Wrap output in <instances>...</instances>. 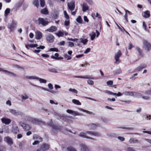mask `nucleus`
Returning a JSON list of instances; mask_svg holds the SVG:
<instances>
[{
  "instance_id": "1",
  "label": "nucleus",
  "mask_w": 151,
  "mask_h": 151,
  "mask_svg": "<svg viewBox=\"0 0 151 151\" xmlns=\"http://www.w3.org/2000/svg\"><path fill=\"white\" fill-rule=\"evenodd\" d=\"M48 124L52 127V131L55 133H56L57 132L58 130L61 129V127L57 125H54L53 124L52 121V119L50 120L49 122L48 123Z\"/></svg>"
},
{
  "instance_id": "2",
  "label": "nucleus",
  "mask_w": 151,
  "mask_h": 151,
  "mask_svg": "<svg viewBox=\"0 0 151 151\" xmlns=\"http://www.w3.org/2000/svg\"><path fill=\"white\" fill-rule=\"evenodd\" d=\"M9 112L12 114L14 116L20 115L21 117H22L25 115V114L23 112L14 109H9Z\"/></svg>"
},
{
  "instance_id": "3",
  "label": "nucleus",
  "mask_w": 151,
  "mask_h": 151,
  "mask_svg": "<svg viewBox=\"0 0 151 151\" xmlns=\"http://www.w3.org/2000/svg\"><path fill=\"white\" fill-rule=\"evenodd\" d=\"M37 21L38 24H41L43 26L47 25L50 22V21H48V19H44L42 18H39Z\"/></svg>"
},
{
  "instance_id": "4",
  "label": "nucleus",
  "mask_w": 151,
  "mask_h": 151,
  "mask_svg": "<svg viewBox=\"0 0 151 151\" xmlns=\"http://www.w3.org/2000/svg\"><path fill=\"white\" fill-rule=\"evenodd\" d=\"M143 47L147 51H149L151 50V44L147 40H144L143 41Z\"/></svg>"
},
{
  "instance_id": "5",
  "label": "nucleus",
  "mask_w": 151,
  "mask_h": 151,
  "mask_svg": "<svg viewBox=\"0 0 151 151\" xmlns=\"http://www.w3.org/2000/svg\"><path fill=\"white\" fill-rule=\"evenodd\" d=\"M87 132V131H86V132H81L79 134H78V135L79 137L83 138L89 139L94 141L96 140V139L88 136L87 135L88 134V133Z\"/></svg>"
},
{
  "instance_id": "6",
  "label": "nucleus",
  "mask_w": 151,
  "mask_h": 151,
  "mask_svg": "<svg viewBox=\"0 0 151 151\" xmlns=\"http://www.w3.org/2000/svg\"><path fill=\"white\" fill-rule=\"evenodd\" d=\"M122 55V53L120 50H119L118 52L115 54L114 58L115 60V63L118 64L120 63L121 60L119 59V58L121 57Z\"/></svg>"
},
{
  "instance_id": "7",
  "label": "nucleus",
  "mask_w": 151,
  "mask_h": 151,
  "mask_svg": "<svg viewBox=\"0 0 151 151\" xmlns=\"http://www.w3.org/2000/svg\"><path fill=\"white\" fill-rule=\"evenodd\" d=\"M33 138L34 139H37L39 140L35 141V142L32 143L33 145H37L40 142H41L42 141V138L37 135H35L33 136Z\"/></svg>"
},
{
  "instance_id": "8",
  "label": "nucleus",
  "mask_w": 151,
  "mask_h": 151,
  "mask_svg": "<svg viewBox=\"0 0 151 151\" xmlns=\"http://www.w3.org/2000/svg\"><path fill=\"white\" fill-rule=\"evenodd\" d=\"M67 5L68 10H69L70 11L73 10L75 7V2L73 1H71L68 2L67 4Z\"/></svg>"
},
{
  "instance_id": "9",
  "label": "nucleus",
  "mask_w": 151,
  "mask_h": 151,
  "mask_svg": "<svg viewBox=\"0 0 151 151\" xmlns=\"http://www.w3.org/2000/svg\"><path fill=\"white\" fill-rule=\"evenodd\" d=\"M46 39V40L50 43L52 42L54 40V37L50 34H48L45 35Z\"/></svg>"
},
{
  "instance_id": "10",
  "label": "nucleus",
  "mask_w": 151,
  "mask_h": 151,
  "mask_svg": "<svg viewBox=\"0 0 151 151\" xmlns=\"http://www.w3.org/2000/svg\"><path fill=\"white\" fill-rule=\"evenodd\" d=\"M100 125L99 124H94L93 123L90 124L86 125V126L87 128L89 129H94L96 128L99 127Z\"/></svg>"
},
{
  "instance_id": "11",
  "label": "nucleus",
  "mask_w": 151,
  "mask_h": 151,
  "mask_svg": "<svg viewBox=\"0 0 151 151\" xmlns=\"http://www.w3.org/2000/svg\"><path fill=\"white\" fill-rule=\"evenodd\" d=\"M20 125L22 126L23 129L26 131H27L30 129L31 127L30 126L26 123L21 122H20Z\"/></svg>"
},
{
  "instance_id": "12",
  "label": "nucleus",
  "mask_w": 151,
  "mask_h": 151,
  "mask_svg": "<svg viewBox=\"0 0 151 151\" xmlns=\"http://www.w3.org/2000/svg\"><path fill=\"white\" fill-rule=\"evenodd\" d=\"M66 112L69 114H72L74 116H82L83 115L82 114L79 113L77 111H73L70 109L67 110Z\"/></svg>"
},
{
  "instance_id": "13",
  "label": "nucleus",
  "mask_w": 151,
  "mask_h": 151,
  "mask_svg": "<svg viewBox=\"0 0 151 151\" xmlns=\"http://www.w3.org/2000/svg\"><path fill=\"white\" fill-rule=\"evenodd\" d=\"M87 133L89 135L94 136L96 137H99L101 136V134L99 132L92 131H87Z\"/></svg>"
},
{
  "instance_id": "14",
  "label": "nucleus",
  "mask_w": 151,
  "mask_h": 151,
  "mask_svg": "<svg viewBox=\"0 0 151 151\" xmlns=\"http://www.w3.org/2000/svg\"><path fill=\"white\" fill-rule=\"evenodd\" d=\"M50 147V145L49 144L45 143L42 145L40 148L41 149L42 151H45L49 150Z\"/></svg>"
},
{
  "instance_id": "15",
  "label": "nucleus",
  "mask_w": 151,
  "mask_h": 151,
  "mask_svg": "<svg viewBox=\"0 0 151 151\" xmlns=\"http://www.w3.org/2000/svg\"><path fill=\"white\" fill-rule=\"evenodd\" d=\"M12 131L14 134H17L19 132V129L18 126L16 124L12 125Z\"/></svg>"
},
{
  "instance_id": "16",
  "label": "nucleus",
  "mask_w": 151,
  "mask_h": 151,
  "mask_svg": "<svg viewBox=\"0 0 151 151\" xmlns=\"http://www.w3.org/2000/svg\"><path fill=\"white\" fill-rule=\"evenodd\" d=\"M31 123L33 124H38L40 123L44 124V122L41 120L36 118H32Z\"/></svg>"
},
{
  "instance_id": "17",
  "label": "nucleus",
  "mask_w": 151,
  "mask_h": 151,
  "mask_svg": "<svg viewBox=\"0 0 151 151\" xmlns=\"http://www.w3.org/2000/svg\"><path fill=\"white\" fill-rule=\"evenodd\" d=\"M4 140L9 145H11L13 143L12 139L8 136L5 137L4 138Z\"/></svg>"
},
{
  "instance_id": "18",
  "label": "nucleus",
  "mask_w": 151,
  "mask_h": 151,
  "mask_svg": "<svg viewBox=\"0 0 151 151\" xmlns=\"http://www.w3.org/2000/svg\"><path fill=\"white\" fill-rule=\"evenodd\" d=\"M1 122L3 124L6 125H8L11 122V120L6 117H3L1 119Z\"/></svg>"
},
{
  "instance_id": "19",
  "label": "nucleus",
  "mask_w": 151,
  "mask_h": 151,
  "mask_svg": "<svg viewBox=\"0 0 151 151\" xmlns=\"http://www.w3.org/2000/svg\"><path fill=\"white\" fill-rule=\"evenodd\" d=\"M80 151H91L88 147L85 144H81L80 145Z\"/></svg>"
},
{
  "instance_id": "20",
  "label": "nucleus",
  "mask_w": 151,
  "mask_h": 151,
  "mask_svg": "<svg viewBox=\"0 0 151 151\" xmlns=\"http://www.w3.org/2000/svg\"><path fill=\"white\" fill-rule=\"evenodd\" d=\"M134 93L137 96L139 95V93H134L132 91H125L123 92V94L125 96H133L134 95Z\"/></svg>"
},
{
  "instance_id": "21",
  "label": "nucleus",
  "mask_w": 151,
  "mask_h": 151,
  "mask_svg": "<svg viewBox=\"0 0 151 151\" xmlns=\"http://www.w3.org/2000/svg\"><path fill=\"white\" fill-rule=\"evenodd\" d=\"M74 78H79L84 79H94V77H93L92 76H74Z\"/></svg>"
},
{
  "instance_id": "22",
  "label": "nucleus",
  "mask_w": 151,
  "mask_h": 151,
  "mask_svg": "<svg viewBox=\"0 0 151 151\" xmlns=\"http://www.w3.org/2000/svg\"><path fill=\"white\" fill-rule=\"evenodd\" d=\"M42 37V32L39 31L37 30L35 32V38L37 40H40Z\"/></svg>"
},
{
  "instance_id": "23",
  "label": "nucleus",
  "mask_w": 151,
  "mask_h": 151,
  "mask_svg": "<svg viewBox=\"0 0 151 151\" xmlns=\"http://www.w3.org/2000/svg\"><path fill=\"white\" fill-rule=\"evenodd\" d=\"M53 114L54 116L56 117V118L58 119L60 118L61 119L64 120L65 118V115H60L58 113L55 111H54Z\"/></svg>"
},
{
  "instance_id": "24",
  "label": "nucleus",
  "mask_w": 151,
  "mask_h": 151,
  "mask_svg": "<svg viewBox=\"0 0 151 151\" xmlns=\"http://www.w3.org/2000/svg\"><path fill=\"white\" fill-rule=\"evenodd\" d=\"M129 142V143L131 144L138 143L140 142V141L139 140L133 137L130 138Z\"/></svg>"
},
{
  "instance_id": "25",
  "label": "nucleus",
  "mask_w": 151,
  "mask_h": 151,
  "mask_svg": "<svg viewBox=\"0 0 151 151\" xmlns=\"http://www.w3.org/2000/svg\"><path fill=\"white\" fill-rule=\"evenodd\" d=\"M146 66V65L145 64H142L137 68L135 70V72L141 71L143 68Z\"/></svg>"
},
{
  "instance_id": "26",
  "label": "nucleus",
  "mask_w": 151,
  "mask_h": 151,
  "mask_svg": "<svg viewBox=\"0 0 151 151\" xmlns=\"http://www.w3.org/2000/svg\"><path fill=\"white\" fill-rule=\"evenodd\" d=\"M57 30V28L55 26H51L50 27L46 29L45 31L49 32H53L56 31Z\"/></svg>"
},
{
  "instance_id": "27",
  "label": "nucleus",
  "mask_w": 151,
  "mask_h": 151,
  "mask_svg": "<svg viewBox=\"0 0 151 151\" xmlns=\"http://www.w3.org/2000/svg\"><path fill=\"white\" fill-rule=\"evenodd\" d=\"M17 24V22L15 21H13L11 24L9 25L8 27L11 31H13L15 27Z\"/></svg>"
},
{
  "instance_id": "28",
  "label": "nucleus",
  "mask_w": 151,
  "mask_h": 151,
  "mask_svg": "<svg viewBox=\"0 0 151 151\" xmlns=\"http://www.w3.org/2000/svg\"><path fill=\"white\" fill-rule=\"evenodd\" d=\"M2 71L4 72L6 74L12 76H16V74L13 73L7 70H2L0 68V71Z\"/></svg>"
},
{
  "instance_id": "29",
  "label": "nucleus",
  "mask_w": 151,
  "mask_h": 151,
  "mask_svg": "<svg viewBox=\"0 0 151 151\" xmlns=\"http://www.w3.org/2000/svg\"><path fill=\"white\" fill-rule=\"evenodd\" d=\"M81 6L82 8V11L84 12H85L89 9L88 5L85 3H83L81 5Z\"/></svg>"
},
{
  "instance_id": "30",
  "label": "nucleus",
  "mask_w": 151,
  "mask_h": 151,
  "mask_svg": "<svg viewBox=\"0 0 151 151\" xmlns=\"http://www.w3.org/2000/svg\"><path fill=\"white\" fill-rule=\"evenodd\" d=\"M25 78H26L30 80H37L39 78V77H37L35 76H26Z\"/></svg>"
},
{
  "instance_id": "31",
  "label": "nucleus",
  "mask_w": 151,
  "mask_h": 151,
  "mask_svg": "<svg viewBox=\"0 0 151 151\" xmlns=\"http://www.w3.org/2000/svg\"><path fill=\"white\" fill-rule=\"evenodd\" d=\"M29 96L26 93H24L23 95H22L21 96L22 99V101H25L29 98Z\"/></svg>"
},
{
  "instance_id": "32",
  "label": "nucleus",
  "mask_w": 151,
  "mask_h": 151,
  "mask_svg": "<svg viewBox=\"0 0 151 151\" xmlns=\"http://www.w3.org/2000/svg\"><path fill=\"white\" fill-rule=\"evenodd\" d=\"M78 109L81 111H83L84 112H86L89 114H92L94 115L95 114L94 113H93L92 112L80 108H78Z\"/></svg>"
},
{
  "instance_id": "33",
  "label": "nucleus",
  "mask_w": 151,
  "mask_h": 151,
  "mask_svg": "<svg viewBox=\"0 0 151 151\" xmlns=\"http://www.w3.org/2000/svg\"><path fill=\"white\" fill-rule=\"evenodd\" d=\"M150 12L147 10L144 12L143 17L145 18H147L149 17L150 16Z\"/></svg>"
},
{
  "instance_id": "34",
  "label": "nucleus",
  "mask_w": 151,
  "mask_h": 151,
  "mask_svg": "<svg viewBox=\"0 0 151 151\" xmlns=\"http://www.w3.org/2000/svg\"><path fill=\"white\" fill-rule=\"evenodd\" d=\"M72 102L74 104L78 105H81V104L79 100L76 99H73L72 100Z\"/></svg>"
},
{
  "instance_id": "35",
  "label": "nucleus",
  "mask_w": 151,
  "mask_h": 151,
  "mask_svg": "<svg viewBox=\"0 0 151 151\" xmlns=\"http://www.w3.org/2000/svg\"><path fill=\"white\" fill-rule=\"evenodd\" d=\"M89 36L91 37V40H93L94 39L96 36V33L94 32H92L91 33L89 34Z\"/></svg>"
},
{
  "instance_id": "36",
  "label": "nucleus",
  "mask_w": 151,
  "mask_h": 151,
  "mask_svg": "<svg viewBox=\"0 0 151 151\" xmlns=\"http://www.w3.org/2000/svg\"><path fill=\"white\" fill-rule=\"evenodd\" d=\"M80 42L82 43L84 45H85L86 44L88 41V40L86 39H84L81 38L79 39Z\"/></svg>"
},
{
  "instance_id": "37",
  "label": "nucleus",
  "mask_w": 151,
  "mask_h": 151,
  "mask_svg": "<svg viewBox=\"0 0 151 151\" xmlns=\"http://www.w3.org/2000/svg\"><path fill=\"white\" fill-rule=\"evenodd\" d=\"M66 149L68 151H77L75 148L72 146L68 147Z\"/></svg>"
},
{
  "instance_id": "38",
  "label": "nucleus",
  "mask_w": 151,
  "mask_h": 151,
  "mask_svg": "<svg viewBox=\"0 0 151 151\" xmlns=\"http://www.w3.org/2000/svg\"><path fill=\"white\" fill-rule=\"evenodd\" d=\"M41 12L42 14H47L48 13V11L46 8H45L41 11Z\"/></svg>"
},
{
  "instance_id": "39",
  "label": "nucleus",
  "mask_w": 151,
  "mask_h": 151,
  "mask_svg": "<svg viewBox=\"0 0 151 151\" xmlns=\"http://www.w3.org/2000/svg\"><path fill=\"white\" fill-rule=\"evenodd\" d=\"M33 4L36 7H38L39 6V3L38 0H33Z\"/></svg>"
},
{
  "instance_id": "40",
  "label": "nucleus",
  "mask_w": 151,
  "mask_h": 151,
  "mask_svg": "<svg viewBox=\"0 0 151 151\" xmlns=\"http://www.w3.org/2000/svg\"><path fill=\"white\" fill-rule=\"evenodd\" d=\"M120 128L123 129H125L128 130H133L134 129V128L132 127H120Z\"/></svg>"
},
{
  "instance_id": "41",
  "label": "nucleus",
  "mask_w": 151,
  "mask_h": 151,
  "mask_svg": "<svg viewBox=\"0 0 151 151\" xmlns=\"http://www.w3.org/2000/svg\"><path fill=\"white\" fill-rule=\"evenodd\" d=\"M55 34L59 37H62L64 35V33L60 31H59L57 33H55Z\"/></svg>"
},
{
  "instance_id": "42",
  "label": "nucleus",
  "mask_w": 151,
  "mask_h": 151,
  "mask_svg": "<svg viewBox=\"0 0 151 151\" xmlns=\"http://www.w3.org/2000/svg\"><path fill=\"white\" fill-rule=\"evenodd\" d=\"M76 20L78 22L80 23H82L83 22L82 19L80 16H78V17L76 19Z\"/></svg>"
},
{
  "instance_id": "43",
  "label": "nucleus",
  "mask_w": 151,
  "mask_h": 151,
  "mask_svg": "<svg viewBox=\"0 0 151 151\" xmlns=\"http://www.w3.org/2000/svg\"><path fill=\"white\" fill-rule=\"evenodd\" d=\"M48 71L49 72H53L54 73H58V72L56 69L55 68H49L48 69Z\"/></svg>"
},
{
  "instance_id": "44",
  "label": "nucleus",
  "mask_w": 151,
  "mask_h": 151,
  "mask_svg": "<svg viewBox=\"0 0 151 151\" xmlns=\"http://www.w3.org/2000/svg\"><path fill=\"white\" fill-rule=\"evenodd\" d=\"M37 80H39L40 83H45L47 82V81L46 80L39 78Z\"/></svg>"
},
{
  "instance_id": "45",
  "label": "nucleus",
  "mask_w": 151,
  "mask_h": 151,
  "mask_svg": "<svg viewBox=\"0 0 151 151\" xmlns=\"http://www.w3.org/2000/svg\"><path fill=\"white\" fill-rule=\"evenodd\" d=\"M69 91H70L72 92L73 93H74L76 94H77L78 93V91L75 89L70 88L69 89Z\"/></svg>"
},
{
  "instance_id": "46",
  "label": "nucleus",
  "mask_w": 151,
  "mask_h": 151,
  "mask_svg": "<svg viewBox=\"0 0 151 151\" xmlns=\"http://www.w3.org/2000/svg\"><path fill=\"white\" fill-rule=\"evenodd\" d=\"M136 49L139 52L140 55H141V56H142V50L139 47H137L136 48Z\"/></svg>"
},
{
  "instance_id": "47",
  "label": "nucleus",
  "mask_w": 151,
  "mask_h": 151,
  "mask_svg": "<svg viewBox=\"0 0 151 151\" xmlns=\"http://www.w3.org/2000/svg\"><path fill=\"white\" fill-rule=\"evenodd\" d=\"M14 67L16 68L21 70H24V68L22 67H21L17 65H14Z\"/></svg>"
},
{
  "instance_id": "48",
  "label": "nucleus",
  "mask_w": 151,
  "mask_h": 151,
  "mask_svg": "<svg viewBox=\"0 0 151 151\" xmlns=\"http://www.w3.org/2000/svg\"><path fill=\"white\" fill-rule=\"evenodd\" d=\"M41 88L43 90H45V91H48L52 93H55V92L53 91H52V90H49L47 88H45L44 87H41Z\"/></svg>"
},
{
  "instance_id": "49",
  "label": "nucleus",
  "mask_w": 151,
  "mask_h": 151,
  "mask_svg": "<svg viewBox=\"0 0 151 151\" xmlns=\"http://www.w3.org/2000/svg\"><path fill=\"white\" fill-rule=\"evenodd\" d=\"M32 119V118H31L29 116H26L24 118V120L26 121H29L31 122Z\"/></svg>"
},
{
  "instance_id": "50",
  "label": "nucleus",
  "mask_w": 151,
  "mask_h": 151,
  "mask_svg": "<svg viewBox=\"0 0 151 151\" xmlns=\"http://www.w3.org/2000/svg\"><path fill=\"white\" fill-rule=\"evenodd\" d=\"M28 46L30 47L33 48L37 47L38 46V45L37 44H28Z\"/></svg>"
},
{
  "instance_id": "51",
  "label": "nucleus",
  "mask_w": 151,
  "mask_h": 151,
  "mask_svg": "<svg viewBox=\"0 0 151 151\" xmlns=\"http://www.w3.org/2000/svg\"><path fill=\"white\" fill-rule=\"evenodd\" d=\"M40 4L41 7H43L45 5V1L44 0H40Z\"/></svg>"
},
{
  "instance_id": "52",
  "label": "nucleus",
  "mask_w": 151,
  "mask_h": 151,
  "mask_svg": "<svg viewBox=\"0 0 151 151\" xmlns=\"http://www.w3.org/2000/svg\"><path fill=\"white\" fill-rule=\"evenodd\" d=\"M89 5H92L93 4L94 2L93 0H85Z\"/></svg>"
},
{
  "instance_id": "53",
  "label": "nucleus",
  "mask_w": 151,
  "mask_h": 151,
  "mask_svg": "<svg viewBox=\"0 0 151 151\" xmlns=\"http://www.w3.org/2000/svg\"><path fill=\"white\" fill-rule=\"evenodd\" d=\"M101 118L102 121L104 122L107 123L108 122V120L105 117H102Z\"/></svg>"
},
{
  "instance_id": "54",
  "label": "nucleus",
  "mask_w": 151,
  "mask_h": 151,
  "mask_svg": "<svg viewBox=\"0 0 151 151\" xmlns=\"http://www.w3.org/2000/svg\"><path fill=\"white\" fill-rule=\"evenodd\" d=\"M55 56H51V57L53 59H58V58L59 56V54L58 53H56L55 54Z\"/></svg>"
},
{
  "instance_id": "55",
  "label": "nucleus",
  "mask_w": 151,
  "mask_h": 151,
  "mask_svg": "<svg viewBox=\"0 0 151 151\" xmlns=\"http://www.w3.org/2000/svg\"><path fill=\"white\" fill-rule=\"evenodd\" d=\"M64 57L67 60H69L71 59V58L70 56L68 55L67 54H65L64 55Z\"/></svg>"
},
{
  "instance_id": "56",
  "label": "nucleus",
  "mask_w": 151,
  "mask_h": 151,
  "mask_svg": "<svg viewBox=\"0 0 151 151\" xmlns=\"http://www.w3.org/2000/svg\"><path fill=\"white\" fill-rule=\"evenodd\" d=\"M64 13L65 17L66 18V19H69V17L68 15V14L66 11H64Z\"/></svg>"
},
{
  "instance_id": "57",
  "label": "nucleus",
  "mask_w": 151,
  "mask_h": 151,
  "mask_svg": "<svg viewBox=\"0 0 151 151\" xmlns=\"http://www.w3.org/2000/svg\"><path fill=\"white\" fill-rule=\"evenodd\" d=\"M127 149L128 151H136L133 147H128Z\"/></svg>"
},
{
  "instance_id": "58",
  "label": "nucleus",
  "mask_w": 151,
  "mask_h": 151,
  "mask_svg": "<svg viewBox=\"0 0 151 151\" xmlns=\"http://www.w3.org/2000/svg\"><path fill=\"white\" fill-rule=\"evenodd\" d=\"M50 51H55L58 52V50L56 48H52L50 49Z\"/></svg>"
},
{
  "instance_id": "59",
  "label": "nucleus",
  "mask_w": 151,
  "mask_h": 151,
  "mask_svg": "<svg viewBox=\"0 0 151 151\" xmlns=\"http://www.w3.org/2000/svg\"><path fill=\"white\" fill-rule=\"evenodd\" d=\"M116 25L117 26V27H118L120 29V30H121L122 31H125L129 35V34L124 29V28L122 27H119L118 25L116 23Z\"/></svg>"
},
{
  "instance_id": "60",
  "label": "nucleus",
  "mask_w": 151,
  "mask_h": 151,
  "mask_svg": "<svg viewBox=\"0 0 151 151\" xmlns=\"http://www.w3.org/2000/svg\"><path fill=\"white\" fill-rule=\"evenodd\" d=\"M10 12V9L9 8L6 9L5 11V14L6 15H7Z\"/></svg>"
},
{
  "instance_id": "61",
  "label": "nucleus",
  "mask_w": 151,
  "mask_h": 151,
  "mask_svg": "<svg viewBox=\"0 0 151 151\" xmlns=\"http://www.w3.org/2000/svg\"><path fill=\"white\" fill-rule=\"evenodd\" d=\"M106 83L108 85L111 86V85H112L113 83V81H109L106 82Z\"/></svg>"
},
{
  "instance_id": "62",
  "label": "nucleus",
  "mask_w": 151,
  "mask_h": 151,
  "mask_svg": "<svg viewBox=\"0 0 151 151\" xmlns=\"http://www.w3.org/2000/svg\"><path fill=\"white\" fill-rule=\"evenodd\" d=\"M58 16V13H55V14H54L53 16V18L55 19H57Z\"/></svg>"
},
{
  "instance_id": "63",
  "label": "nucleus",
  "mask_w": 151,
  "mask_h": 151,
  "mask_svg": "<svg viewBox=\"0 0 151 151\" xmlns=\"http://www.w3.org/2000/svg\"><path fill=\"white\" fill-rule=\"evenodd\" d=\"M87 83L91 85H93L94 84L93 81L92 80H88L87 81Z\"/></svg>"
},
{
  "instance_id": "64",
  "label": "nucleus",
  "mask_w": 151,
  "mask_h": 151,
  "mask_svg": "<svg viewBox=\"0 0 151 151\" xmlns=\"http://www.w3.org/2000/svg\"><path fill=\"white\" fill-rule=\"evenodd\" d=\"M145 93L147 95H151V89L146 91Z\"/></svg>"
}]
</instances>
